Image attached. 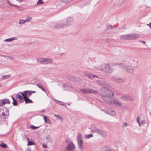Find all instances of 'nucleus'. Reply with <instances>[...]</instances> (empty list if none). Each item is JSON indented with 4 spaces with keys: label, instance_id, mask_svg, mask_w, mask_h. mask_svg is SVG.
Returning <instances> with one entry per match:
<instances>
[{
    "label": "nucleus",
    "instance_id": "1",
    "mask_svg": "<svg viewBox=\"0 0 151 151\" xmlns=\"http://www.w3.org/2000/svg\"><path fill=\"white\" fill-rule=\"evenodd\" d=\"M96 83L103 87L100 89L101 91L104 95L102 97V99L108 104L112 105V100L114 97V94L111 91L107 88V87L111 88V85L101 80L96 81Z\"/></svg>",
    "mask_w": 151,
    "mask_h": 151
},
{
    "label": "nucleus",
    "instance_id": "2",
    "mask_svg": "<svg viewBox=\"0 0 151 151\" xmlns=\"http://www.w3.org/2000/svg\"><path fill=\"white\" fill-rule=\"evenodd\" d=\"M115 65L119 66L122 69L127 73L132 74L134 72V68L133 67L127 65L124 63H116Z\"/></svg>",
    "mask_w": 151,
    "mask_h": 151
},
{
    "label": "nucleus",
    "instance_id": "3",
    "mask_svg": "<svg viewBox=\"0 0 151 151\" xmlns=\"http://www.w3.org/2000/svg\"><path fill=\"white\" fill-rule=\"evenodd\" d=\"M99 70H102L106 73H110L113 71V69L108 64H103L98 68Z\"/></svg>",
    "mask_w": 151,
    "mask_h": 151
},
{
    "label": "nucleus",
    "instance_id": "4",
    "mask_svg": "<svg viewBox=\"0 0 151 151\" xmlns=\"http://www.w3.org/2000/svg\"><path fill=\"white\" fill-rule=\"evenodd\" d=\"M81 92L84 93L97 94L98 93V91L97 90L92 89H83L80 90Z\"/></svg>",
    "mask_w": 151,
    "mask_h": 151
},
{
    "label": "nucleus",
    "instance_id": "5",
    "mask_svg": "<svg viewBox=\"0 0 151 151\" xmlns=\"http://www.w3.org/2000/svg\"><path fill=\"white\" fill-rule=\"evenodd\" d=\"M2 111H4L2 112V116L3 118H7L9 116V111L8 110L6 109L4 107H2L0 108V111L2 112Z\"/></svg>",
    "mask_w": 151,
    "mask_h": 151
},
{
    "label": "nucleus",
    "instance_id": "6",
    "mask_svg": "<svg viewBox=\"0 0 151 151\" xmlns=\"http://www.w3.org/2000/svg\"><path fill=\"white\" fill-rule=\"evenodd\" d=\"M76 146L73 142L71 141L69 143H67L66 149L67 151H71L75 149Z\"/></svg>",
    "mask_w": 151,
    "mask_h": 151
},
{
    "label": "nucleus",
    "instance_id": "7",
    "mask_svg": "<svg viewBox=\"0 0 151 151\" xmlns=\"http://www.w3.org/2000/svg\"><path fill=\"white\" fill-rule=\"evenodd\" d=\"M66 26H67L65 22L62 21L59 22L55 26V27L57 28H63Z\"/></svg>",
    "mask_w": 151,
    "mask_h": 151
},
{
    "label": "nucleus",
    "instance_id": "8",
    "mask_svg": "<svg viewBox=\"0 0 151 151\" xmlns=\"http://www.w3.org/2000/svg\"><path fill=\"white\" fill-rule=\"evenodd\" d=\"M35 93V91H30L27 90L25 91H24V93H20V94H22V95L24 96V97H29L33 93Z\"/></svg>",
    "mask_w": 151,
    "mask_h": 151
},
{
    "label": "nucleus",
    "instance_id": "9",
    "mask_svg": "<svg viewBox=\"0 0 151 151\" xmlns=\"http://www.w3.org/2000/svg\"><path fill=\"white\" fill-rule=\"evenodd\" d=\"M74 22L73 18L72 17H68L66 19L65 24L67 26H71L73 25Z\"/></svg>",
    "mask_w": 151,
    "mask_h": 151
},
{
    "label": "nucleus",
    "instance_id": "10",
    "mask_svg": "<svg viewBox=\"0 0 151 151\" xmlns=\"http://www.w3.org/2000/svg\"><path fill=\"white\" fill-rule=\"evenodd\" d=\"M111 80L115 82L119 83H122L125 81V80L124 79L115 77H113L111 78Z\"/></svg>",
    "mask_w": 151,
    "mask_h": 151
},
{
    "label": "nucleus",
    "instance_id": "11",
    "mask_svg": "<svg viewBox=\"0 0 151 151\" xmlns=\"http://www.w3.org/2000/svg\"><path fill=\"white\" fill-rule=\"evenodd\" d=\"M112 103L113 104L117 106H121L122 105V102L117 99H114Z\"/></svg>",
    "mask_w": 151,
    "mask_h": 151
},
{
    "label": "nucleus",
    "instance_id": "12",
    "mask_svg": "<svg viewBox=\"0 0 151 151\" xmlns=\"http://www.w3.org/2000/svg\"><path fill=\"white\" fill-rule=\"evenodd\" d=\"M24 98L23 96H22L20 94H17L16 96V98L19 102H21L23 101V99H24Z\"/></svg>",
    "mask_w": 151,
    "mask_h": 151
},
{
    "label": "nucleus",
    "instance_id": "13",
    "mask_svg": "<svg viewBox=\"0 0 151 151\" xmlns=\"http://www.w3.org/2000/svg\"><path fill=\"white\" fill-rule=\"evenodd\" d=\"M106 113L108 114L111 115H114L116 114V112L113 109H109L108 111H106Z\"/></svg>",
    "mask_w": 151,
    "mask_h": 151
},
{
    "label": "nucleus",
    "instance_id": "14",
    "mask_svg": "<svg viewBox=\"0 0 151 151\" xmlns=\"http://www.w3.org/2000/svg\"><path fill=\"white\" fill-rule=\"evenodd\" d=\"M130 40L136 39L139 37L138 34L135 33L130 34Z\"/></svg>",
    "mask_w": 151,
    "mask_h": 151
},
{
    "label": "nucleus",
    "instance_id": "15",
    "mask_svg": "<svg viewBox=\"0 0 151 151\" xmlns=\"http://www.w3.org/2000/svg\"><path fill=\"white\" fill-rule=\"evenodd\" d=\"M52 62V59L50 58H44L43 64H48Z\"/></svg>",
    "mask_w": 151,
    "mask_h": 151
},
{
    "label": "nucleus",
    "instance_id": "16",
    "mask_svg": "<svg viewBox=\"0 0 151 151\" xmlns=\"http://www.w3.org/2000/svg\"><path fill=\"white\" fill-rule=\"evenodd\" d=\"M120 38L123 40H130V34L122 35Z\"/></svg>",
    "mask_w": 151,
    "mask_h": 151
},
{
    "label": "nucleus",
    "instance_id": "17",
    "mask_svg": "<svg viewBox=\"0 0 151 151\" xmlns=\"http://www.w3.org/2000/svg\"><path fill=\"white\" fill-rule=\"evenodd\" d=\"M36 60L37 62L40 63L41 64H43L44 58L38 57L36 58Z\"/></svg>",
    "mask_w": 151,
    "mask_h": 151
},
{
    "label": "nucleus",
    "instance_id": "18",
    "mask_svg": "<svg viewBox=\"0 0 151 151\" xmlns=\"http://www.w3.org/2000/svg\"><path fill=\"white\" fill-rule=\"evenodd\" d=\"M17 39V38L16 37H13L12 38H8L7 39H5L4 40V42H10L13 41L14 40H16Z\"/></svg>",
    "mask_w": 151,
    "mask_h": 151
},
{
    "label": "nucleus",
    "instance_id": "19",
    "mask_svg": "<svg viewBox=\"0 0 151 151\" xmlns=\"http://www.w3.org/2000/svg\"><path fill=\"white\" fill-rule=\"evenodd\" d=\"M43 118L45 122L50 124H51V122L47 117L46 116H44L43 117Z\"/></svg>",
    "mask_w": 151,
    "mask_h": 151
},
{
    "label": "nucleus",
    "instance_id": "20",
    "mask_svg": "<svg viewBox=\"0 0 151 151\" xmlns=\"http://www.w3.org/2000/svg\"><path fill=\"white\" fill-rule=\"evenodd\" d=\"M24 100L26 103H33L32 101L28 97L24 98Z\"/></svg>",
    "mask_w": 151,
    "mask_h": 151
},
{
    "label": "nucleus",
    "instance_id": "21",
    "mask_svg": "<svg viewBox=\"0 0 151 151\" xmlns=\"http://www.w3.org/2000/svg\"><path fill=\"white\" fill-rule=\"evenodd\" d=\"M46 138L47 142L52 143L53 141L52 139L51 138V137L49 135H47L46 137Z\"/></svg>",
    "mask_w": 151,
    "mask_h": 151
},
{
    "label": "nucleus",
    "instance_id": "22",
    "mask_svg": "<svg viewBox=\"0 0 151 151\" xmlns=\"http://www.w3.org/2000/svg\"><path fill=\"white\" fill-rule=\"evenodd\" d=\"M86 75L88 77H89V78L91 79H92L93 77H96L97 78H99V77L98 76L93 74L89 73L88 75Z\"/></svg>",
    "mask_w": 151,
    "mask_h": 151
},
{
    "label": "nucleus",
    "instance_id": "23",
    "mask_svg": "<svg viewBox=\"0 0 151 151\" xmlns=\"http://www.w3.org/2000/svg\"><path fill=\"white\" fill-rule=\"evenodd\" d=\"M101 130L98 129H94L92 130V132L97 133L99 135V134L101 133L100 132H101Z\"/></svg>",
    "mask_w": 151,
    "mask_h": 151
},
{
    "label": "nucleus",
    "instance_id": "24",
    "mask_svg": "<svg viewBox=\"0 0 151 151\" xmlns=\"http://www.w3.org/2000/svg\"><path fill=\"white\" fill-rule=\"evenodd\" d=\"M6 4H9L11 6H15L17 7V8H20V7L17 5H14L11 4L9 1H6Z\"/></svg>",
    "mask_w": 151,
    "mask_h": 151
},
{
    "label": "nucleus",
    "instance_id": "25",
    "mask_svg": "<svg viewBox=\"0 0 151 151\" xmlns=\"http://www.w3.org/2000/svg\"><path fill=\"white\" fill-rule=\"evenodd\" d=\"M2 100L4 105L6 104H9L10 103V101L9 99H6L5 100Z\"/></svg>",
    "mask_w": 151,
    "mask_h": 151
},
{
    "label": "nucleus",
    "instance_id": "26",
    "mask_svg": "<svg viewBox=\"0 0 151 151\" xmlns=\"http://www.w3.org/2000/svg\"><path fill=\"white\" fill-rule=\"evenodd\" d=\"M32 19V17H27V19H25L26 23L30 22Z\"/></svg>",
    "mask_w": 151,
    "mask_h": 151
},
{
    "label": "nucleus",
    "instance_id": "27",
    "mask_svg": "<svg viewBox=\"0 0 151 151\" xmlns=\"http://www.w3.org/2000/svg\"><path fill=\"white\" fill-rule=\"evenodd\" d=\"M7 145L6 144L3 143L0 144V147L3 148H6L7 147Z\"/></svg>",
    "mask_w": 151,
    "mask_h": 151
},
{
    "label": "nucleus",
    "instance_id": "28",
    "mask_svg": "<svg viewBox=\"0 0 151 151\" xmlns=\"http://www.w3.org/2000/svg\"><path fill=\"white\" fill-rule=\"evenodd\" d=\"M77 139H82V136L80 133H78L77 136Z\"/></svg>",
    "mask_w": 151,
    "mask_h": 151
},
{
    "label": "nucleus",
    "instance_id": "29",
    "mask_svg": "<svg viewBox=\"0 0 151 151\" xmlns=\"http://www.w3.org/2000/svg\"><path fill=\"white\" fill-rule=\"evenodd\" d=\"M12 98L13 101V105L16 106L17 104V101L13 97H12Z\"/></svg>",
    "mask_w": 151,
    "mask_h": 151
},
{
    "label": "nucleus",
    "instance_id": "30",
    "mask_svg": "<svg viewBox=\"0 0 151 151\" xmlns=\"http://www.w3.org/2000/svg\"><path fill=\"white\" fill-rule=\"evenodd\" d=\"M106 27H107V29L108 30L111 29L113 28V27L112 26L110 25L109 24H107Z\"/></svg>",
    "mask_w": 151,
    "mask_h": 151
},
{
    "label": "nucleus",
    "instance_id": "31",
    "mask_svg": "<svg viewBox=\"0 0 151 151\" xmlns=\"http://www.w3.org/2000/svg\"><path fill=\"white\" fill-rule=\"evenodd\" d=\"M26 22H25V20L21 19L19 20V23L21 24H24Z\"/></svg>",
    "mask_w": 151,
    "mask_h": 151
},
{
    "label": "nucleus",
    "instance_id": "32",
    "mask_svg": "<svg viewBox=\"0 0 151 151\" xmlns=\"http://www.w3.org/2000/svg\"><path fill=\"white\" fill-rule=\"evenodd\" d=\"M10 77V75H4L2 76V78L3 79H7L9 78Z\"/></svg>",
    "mask_w": 151,
    "mask_h": 151
},
{
    "label": "nucleus",
    "instance_id": "33",
    "mask_svg": "<svg viewBox=\"0 0 151 151\" xmlns=\"http://www.w3.org/2000/svg\"><path fill=\"white\" fill-rule=\"evenodd\" d=\"M93 137V135L92 134H90L88 135H85V137L86 138L89 139L91 137Z\"/></svg>",
    "mask_w": 151,
    "mask_h": 151
},
{
    "label": "nucleus",
    "instance_id": "34",
    "mask_svg": "<svg viewBox=\"0 0 151 151\" xmlns=\"http://www.w3.org/2000/svg\"><path fill=\"white\" fill-rule=\"evenodd\" d=\"M127 96H122L121 97V99L124 101H126Z\"/></svg>",
    "mask_w": 151,
    "mask_h": 151
},
{
    "label": "nucleus",
    "instance_id": "35",
    "mask_svg": "<svg viewBox=\"0 0 151 151\" xmlns=\"http://www.w3.org/2000/svg\"><path fill=\"white\" fill-rule=\"evenodd\" d=\"M39 127H35L33 125H32L30 126V128L32 129L33 130H35L39 128Z\"/></svg>",
    "mask_w": 151,
    "mask_h": 151
},
{
    "label": "nucleus",
    "instance_id": "36",
    "mask_svg": "<svg viewBox=\"0 0 151 151\" xmlns=\"http://www.w3.org/2000/svg\"><path fill=\"white\" fill-rule=\"evenodd\" d=\"M103 134L101 135L102 137H106L107 136V134L105 131V132H103Z\"/></svg>",
    "mask_w": 151,
    "mask_h": 151
},
{
    "label": "nucleus",
    "instance_id": "37",
    "mask_svg": "<svg viewBox=\"0 0 151 151\" xmlns=\"http://www.w3.org/2000/svg\"><path fill=\"white\" fill-rule=\"evenodd\" d=\"M35 144L32 141H29L28 142L27 145L29 146V145H34Z\"/></svg>",
    "mask_w": 151,
    "mask_h": 151
},
{
    "label": "nucleus",
    "instance_id": "38",
    "mask_svg": "<svg viewBox=\"0 0 151 151\" xmlns=\"http://www.w3.org/2000/svg\"><path fill=\"white\" fill-rule=\"evenodd\" d=\"M132 100H133V99L132 97L127 96L126 101H132Z\"/></svg>",
    "mask_w": 151,
    "mask_h": 151
},
{
    "label": "nucleus",
    "instance_id": "39",
    "mask_svg": "<svg viewBox=\"0 0 151 151\" xmlns=\"http://www.w3.org/2000/svg\"><path fill=\"white\" fill-rule=\"evenodd\" d=\"M57 118H58L60 120L62 121H63V118L59 115H58Z\"/></svg>",
    "mask_w": 151,
    "mask_h": 151
},
{
    "label": "nucleus",
    "instance_id": "40",
    "mask_svg": "<svg viewBox=\"0 0 151 151\" xmlns=\"http://www.w3.org/2000/svg\"><path fill=\"white\" fill-rule=\"evenodd\" d=\"M37 86L38 88H40L41 89H42V88H43V86L41 84H37Z\"/></svg>",
    "mask_w": 151,
    "mask_h": 151
},
{
    "label": "nucleus",
    "instance_id": "41",
    "mask_svg": "<svg viewBox=\"0 0 151 151\" xmlns=\"http://www.w3.org/2000/svg\"><path fill=\"white\" fill-rule=\"evenodd\" d=\"M82 144V143L78 144V146L79 148L81 149H82L83 148Z\"/></svg>",
    "mask_w": 151,
    "mask_h": 151
},
{
    "label": "nucleus",
    "instance_id": "42",
    "mask_svg": "<svg viewBox=\"0 0 151 151\" xmlns=\"http://www.w3.org/2000/svg\"><path fill=\"white\" fill-rule=\"evenodd\" d=\"M78 143H83L82 139H77Z\"/></svg>",
    "mask_w": 151,
    "mask_h": 151
},
{
    "label": "nucleus",
    "instance_id": "43",
    "mask_svg": "<svg viewBox=\"0 0 151 151\" xmlns=\"http://www.w3.org/2000/svg\"><path fill=\"white\" fill-rule=\"evenodd\" d=\"M43 1L42 0H38V1L37 3V4H40L43 3Z\"/></svg>",
    "mask_w": 151,
    "mask_h": 151
},
{
    "label": "nucleus",
    "instance_id": "44",
    "mask_svg": "<svg viewBox=\"0 0 151 151\" xmlns=\"http://www.w3.org/2000/svg\"><path fill=\"white\" fill-rule=\"evenodd\" d=\"M61 1L65 3H67L70 1L72 0H61Z\"/></svg>",
    "mask_w": 151,
    "mask_h": 151
},
{
    "label": "nucleus",
    "instance_id": "45",
    "mask_svg": "<svg viewBox=\"0 0 151 151\" xmlns=\"http://www.w3.org/2000/svg\"><path fill=\"white\" fill-rule=\"evenodd\" d=\"M56 101V103H57L59 105H61L62 104V103L61 101H59L58 100H55Z\"/></svg>",
    "mask_w": 151,
    "mask_h": 151
},
{
    "label": "nucleus",
    "instance_id": "46",
    "mask_svg": "<svg viewBox=\"0 0 151 151\" xmlns=\"http://www.w3.org/2000/svg\"><path fill=\"white\" fill-rule=\"evenodd\" d=\"M4 105L3 102L2 100H0V107Z\"/></svg>",
    "mask_w": 151,
    "mask_h": 151
},
{
    "label": "nucleus",
    "instance_id": "47",
    "mask_svg": "<svg viewBox=\"0 0 151 151\" xmlns=\"http://www.w3.org/2000/svg\"><path fill=\"white\" fill-rule=\"evenodd\" d=\"M123 127H126L128 126V124L126 122L124 123H123Z\"/></svg>",
    "mask_w": 151,
    "mask_h": 151
},
{
    "label": "nucleus",
    "instance_id": "48",
    "mask_svg": "<svg viewBox=\"0 0 151 151\" xmlns=\"http://www.w3.org/2000/svg\"><path fill=\"white\" fill-rule=\"evenodd\" d=\"M139 42H141V43H142L144 44H145L146 43V42L145 41H143V40H139Z\"/></svg>",
    "mask_w": 151,
    "mask_h": 151
},
{
    "label": "nucleus",
    "instance_id": "49",
    "mask_svg": "<svg viewBox=\"0 0 151 151\" xmlns=\"http://www.w3.org/2000/svg\"><path fill=\"white\" fill-rule=\"evenodd\" d=\"M103 132H105V131H103V130H101V132H100V134H99V135H102V134H103Z\"/></svg>",
    "mask_w": 151,
    "mask_h": 151
},
{
    "label": "nucleus",
    "instance_id": "50",
    "mask_svg": "<svg viewBox=\"0 0 151 151\" xmlns=\"http://www.w3.org/2000/svg\"><path fill=\"white\" fill-rule=\"evenodd\" d=\"M147 25L151 29V22H150L149 24H147Z\"/></svg>",
    "mask_w": 151,
    "mask_h": 151
},
{
    "label": "nucleus",
    "instance_id": "51",
    "mask_svg": "<svg viewBox=\"0 0 151 151\" xmlns=\"http://www.w3.org/2000/svg\"><path fill=\"white\" fill-rule=\"evenodd\" d=\"M89 73H86V72H84L83 73V74H84L86 76H87V75H88V74Z\"/></svg>",
    "mask_w": 151,
    "mask_h": 151
},
{
    "label": "nucleus",
    "instance_id": "52",
    "mask_svg": "<svg viewBox=\"0 0 151 151\" xmlns=\"http://www.w3.org/2000/svg\"><path fill=\"white\" fill-rule=\"evenodd\" d=\"M43 146L44 148H46L47 147V145L46 144H43Z\"/></svg>",
    "mask_w": 151,
    "mask_h": 151
},
{
    "label": "nucleus",
    "instance_id": "53",
    "mask_svg": "<svg viewBox=\"0 0 151 151\" xmlns=\"http://www.w3.org/2000/svg\"><path fill=\"white\" fill-rule=\"evenodd\" d=\"M9 58H10L11 59L14 60V58L12 57H9Z\"/></svg>",
    "mask_w": 151,
    "mask_h": 151
},
{
    "label": "nucleus",
    "instance_id": "54",
    "mask_svg": "<svg viewBox=\"0 0 151 151\" xmlns=\"http://www.w3.org/2000/svg\"><path fill=\"white\" fill-rule=\"evenodd\" d=\"M139 117H138L137 118V121L138 122V123L139 122Z\"/></svg>",
    "mask_w": 151,
    "mask_h": 151
},
{
    "label": "nucleus",
    "instance_id": "55",
    "mask_svg": "<svg viewBox=\"0 0 151 151\" xmlns=\"http://www.w3.org/2000/svg\"><path fill=\"white\" fill-rule=\"evenodd\" d=\"M62 87L63 88L65 89V84H63L62 86Z\"/></svg>",
    "mask_w": 151,
    "mask_h": 151
},
{
    "label": "nucleus",
    "instance_id": "56",
    "mask_svg": "<svg viewBox=\"0 0 151 151\" xmlns=\"http://www.w3.org/2000/svg\"><path fill=\"white\" fill-rule=\"evenodd\" d=\"M24 0H17V1L20 2L21 1H23Z\"/></svg>",
    "mask_w": 151,
    "mask_h": 151
},
{
    "label": "nucleus",
    "instance_id": "57",
    "mask_svg": "<svg viewBox=\"0 0 151 151\" xmlns=\"http://www.w3.org/2000/svg\"><path fill=\"white\" fill-rule=\"evenodd\" d=\"M42 89L43 91H44L45 93L46 92V91L45 90V89L43 88V87L42 88Z\"/></svg>",
    "mask_w": 151,
    "mask_h": 151
},
{
    "label": "nucleus",
    "instance_id": "58",
    "mask_svg": "<svg viewBox=\"0 0 151 151\" xmlns=\"http://www.w3.org/2000/svg\"><path fill=\"white\" fill-rule=\"evenodd\" d=\"M61 105L65 106V107H66V104H63L62 103V104H61Z\"/></svg>",
    "mask_w": 151,
    "mask_h": 151
},
{
    "label": "nucleus",
    "instance_id": "59",
    "mask_svg": "<svg viewBox=\"0 0 151 151\" xmlns=\"http://www.w3.org/2000/svg\"><path fill=\"white\" fill-rule=\"evenodd\" d=\"M54 116L56 117H57V116H58V115H55V114H54Z\"/></svg>",
    "mask_w": 151,
    "mask_h": 151
},
{
    "label": "nucleus",
    "instance_id": "60",
    "mask_svg": "<svg viewBox=\"0 0 151 151\" xmlns=\"http://www.w3.org/2000/svg\"><path fill=\"white\" fill-rule=\"evenodd\" d=\"M43 151H47V150L46 149H44Z\"/></svg>",
    "mask_w": 151,
    "mask_h": 151
},
{
    "label": "nucleus",
    "instance_id": "61",
    "mask_svg": "<svg viewBox=\"0 0 151 151\" xmlns=\"http://www.w3.org/2000/svg\"><path fill=\"white\" fill-rule=\"evenodd\" d=\"M138 123L139 126H140V122H139Z\"/></svg>",
    "mask_w": 151,
    "mask_h": 151
},
{
    "label": "nucleus",
    "instance_id": "62",
    "mask_svg": "<svg viewBox=\"0 0 151 151\" xmlns=\"http://www.w3.org/2000/svg\"><path fill=\"white\" fill-rule=\"evenodd\" d=\"M68 105L70 106V104H67Z\"/></svg>",
    "mask_w": 151,
    "mask_h": 151
},
{
    "label": "nucleus",
    "instance_id": "63",
    "mask_svg": "<svg viewBox=\"0 0 151 151\" xmlns=\"http://www.w3.org/2000/svg\"><path fill=\"white\" fill-rule=\"evenodd\" d=\"M27 139L28 140V138H27Z\"/></svg>",
    "mask_w": 151,
    "mask_h": 151
}]
</instances>
